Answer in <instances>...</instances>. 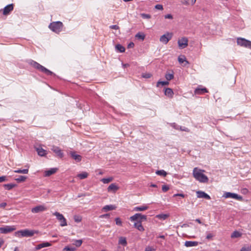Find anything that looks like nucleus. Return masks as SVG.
Segmentation results:
<instances>
[{"label":"nucleus","instance_id":"f257e3e1","mask_svg":"<svg viewBox=\"0 0 251 251\" xmlns=\"http://www.w3.org/2000/svg\"><path fill=\"white\" fill-rule=\"evenodd\" d=\"M147 219V216L141 213H136L129 218L131 222H134L133 227L136 228L140 232H143L145 228L142 225V222L146 221Z\"/></svg>","mask_w":251,"mask_h":251},{"label":"nucleus","instance_id":"f03ea898","mask_svg":"<svg viewBox=\"0 0 251 251\" xmlns=\"http://www.w3.org/2000/svg\"><path fill=\"white\" fill-rule=\"evenodd\" d=\"M205 171L199 169L196 167L193 169V175L194 178L198 181L202 183H206L208 181V178L203 174Z\"/></svg>","mask_w":251,"mask_h":251},{"label":"nucleus","instance_id":"7ed1b4c3","mask_svg":"<svg viewBox=\"0 0 251 251\" xmlns=\"http://www.w3.org/2000/svg\"><path fill=\"white\" fill-rule=\"evenodd\" d=\"M37 233V231L32 230H29L27 229L21 230L16 231L15 233V236L18 237H32L33 236L35 233Z\"/></svg>","mask_w":251,"mask_h":251},{"label":"nucleus","instance_id":"20e7f679","mask_svg":"<svg viewBox=\"0 0 251 251\" xmlns=\"http://www.w3.org/2000/svg\"><path fill=\"white\" fill-rule=\"evenodd\" d=\"M63 25L61 22H52L49 25V28L53 32L58 33L62 29Z\"/></svg>","mask_w":251,"mask_h":251},{"label":"nucleus","instance_id":"39448f33","mask_svg":"<svg viewBox=\"0 0 251 251\" xmlns=\"http://www.w3.org/2000/svg\"><path fill=\"white\" fill-rule=\"evenodd\" d=\"M238 45L251 49V41L243 38H238L237 39Z\"/></svg>","mask_w":251,"mask_h":251},{"label":"nucleus","instance_id":"423d86ee","mask_svg":"<svg viewBox=\"0 0 251 251\" xmlns=\"http://www.w3.org/2000/svg\"><path fill=\"white\" fill-rule=\"evenodd\" d=\"M223 197L225 198L234 199L239 201H242L243 200L242 196L238 195L237 194L232 193L230 192H225L223 195Z\"/></svg>","mask_w":251,"mask_h":251},{"label":"nucleus","instance_id":"0eeeda50","mask_svg":"<svg viewBox=\"0 0 251 251\" xmlns=\"http://www.w3.org/2000/svg\"><path fill=\"white\" fill-rule=\"evenodd\" d=\"M53 214L56 217L57 220L60 222V226H64L67 225L66 220L62 214L55 212Z\"/></svg>","mask_w":251,"mask_h":251},{"label":"nucleus","instance_id":"6e6552de","mask_svg":"<svg viewBox=\"0 0 251 251\" xmlns=\"http://www.w3.org/2000/svg\"><path fill=\"white\" fill-rule=\"evenodd\" d=\"M177 43L179 48L180 49H183L188 46V40L187 38L183 37L178 40Z\"/></svg>","mask_w":251,"mask_h":251},{"label":"nucleus","instance_id":"1a4fd4ad","mask_svg":"<svg viewBox=\"0 0 251 251\" xmlns=\"http://www.w3.org/2000/svg\"><path fill=\"white\" fill-rule=\"evenodd\" d=\"M172 33L167 32L160 37L159 40L161 43L167 44L168 42L172 39Z\"/></svg>","mask_w":251,"mask_h":251},{"label":"nucleus","instance_id":"9d476101","mask_svg":"<svg viewBox=\"0 0 251 251\" xmlns=\"http://www.w3.org/2000/svg\"><path fill=\"white\" fill-rule=\"evenodd\" d=\"M15 230H16L15 226H6L4 227H0V233L6 234Z\"/></svg>","mask_w":251,"mask_h":251},{"label":"nucleus","instance_id":"9b49d317","mask_svg":"<svg viewBox=\"0 0 251 251\" xmlns=\"http://www.w3.org/2000/svg\"><path fill=\"white\" fill-rule=\"evenodd\" d=\"M47 208L44 205H39L31 209V212L33 213H37L46 211Z\"/></svg>","mask_w":251,"mask_h":251},{"label":"nucleus","instance_id":"f8f14e48","mask_svg":"<svg viewBox=\"0 0 251 251\" xmlns=\"http://www.w3.org/2000/svg\"><path fill=\"white\" fill-rule=\"evenodd\" d=\"M51 150L58 157L62 158L64 156V153L62 151L59 147L52 146Z\"/></svg>","mask_w":251,"mask_h":251},{"label":"nucleus","instance_id":"ddd939ff","mask_svg":"<svg viewBox=\"0 0 251 251\" xmlns=\"http://www.w3.org/2000/svg\"><path fill=\"white\" fill-rule=\"evenodd\" d=\"M197 196L198 198H204L206 200H210L211 199L209 195L201 191L197 192Z\"/></svg>","mask_w":251,"mask_h":251},{"label":"nucleus","instance_id":"4468645a","mask_svg":"<svg viewBox=\"0 0 251 251\" xmlns=\"http://www.w3.org/2000/svg\"><path fill=\"white\" fill-rule=\"evenodd\" d=\"M178 61L180 64H183V66H186L189 64V62L186 60V57L183 55L178 56Z\"/></svg>","mask_w":251,"mask_h":251},{"label":"nucleus","instance_id":"2eb2a0df","mask_svg":"<svg viewBox=\"0 0 251 251\" xmlns=\"http://www.w3.org/2000/svg\"><path fill=\"white\" fill-rule=\"evenodd\" d=\"M208 90L205 88H200V87H198L194 91V94L195 95H202L205 93H207Z\"/></svg>","mask_w":251,"mask_h":251},{"label":"nucleus","instance_id":"dca6fc26","mask_svg":"<svg viewBox=\"0 0 251 251\" xmlns=\"http://www.w3.org/2000/svg\"><path fill=\"white\" fill-rule=\"evenodd\" d=\"M13 10V5L12 4H9L6 6L3 11V14L6 15L8 14L11 11Z\"/></svg>","mask_w":251,"mask_h":251},{"label":"nucleus","instance_id":"f3484780","mask_svg":"<svg viewBox=\"0 0 251 251\" xmlns=\"http://www.w3.org/2000/svg\"><path fill=\"white\" fill-rule=\"evenodd\" d=\"M119 188V187L115 183H112L107 188V191L109 192L115 193Z\"/></svg>","mask_w":251,"mask_h":251},{"label":"nucleus","instance_id":"a211bd4d","mask_svg":"<svg viewBox=\"0 0 251 251\" xmlns=\"http://www.w3.org/2000/svg\"><path fill=\"white\" fill-rule=\"evenodd\" d=\"M50 246L51 244H50L49 242H44L37 245L35 248V250L36 251L39 250L43 248L50 247Z\"/></svg>","mask_w":251,"mask_h":251},{"label":"nucleus","instance_id":"6ab92c4d","mask_svg":"<svg viewBox=\"0 0 251 251\" xmlns=\"http://www.w3.org/2000/svg\"><path fill=\"white\" fill-rule=\"evenodd\" d=\"M118 244L126 247L127 245L126 238L125 237L121 236L119 237Z\"/></svg>","mask_w":251,"mask_h":251},{"label":"nucleus","instance_id":"aec40b11","mask_svg":"<svg viewBox=\"0 0 251 251\" xmlns=\"http://www.w3.org/2000/svg\"><path fill=\"white\" fill-rule=\"evenodd\" d=\"M149 206L146 205H143L139 206L134 207L133 211H144L148 209Z\"/></svg>","mask_w":251,"mask_h":251},{"label":"nucleus","instance_id":"412c9836","mask_svg":"<svg viewBox=\"0 0 251 251\" xmlns=\"http://www.w3.org/2000/svg\"><path fill=\"white\" fill-rule=\"evenodd\" d=\"M198 245L199 243L197 241H187L184 243V245L186 247H195L198 246Z\"/></svg>","mask_w":251,"mask_h":251},{"label":"nucleus","instance_id":"4be33fe9","mask_svg":"<svg viewBox=\"0 0 251 251\" xmlns=\"http://www.w3.org/2000/svg\"><path fill=\"white\" fill-rule=\"evenodd\" d=\"M38 70L44 73L45 74H46L48 75H51L53 74V73L51 72L49 70L44 66L41 65Z\"/></svg>","mask_w":251,"mask_h":251},{"label":"nucleus","instance_id":"5701e85b","mask_svg":"<svg viewBox=\"0 0 251 251\" xmlns=\"http://www.w3.org/2000/svg\"><path fill=\"white\" fill-rule=\"evenodd\" d=\"M164 93H165V95L167 97H168L170 98H172L173 97L174 92H173V90L170 88H166Z\"/></svg>","mask_w":251,"mask_h":251},{"label":"nucleus","instance_id":"b1692460","mask_svg":"<svg viewBox=\"0 0 251 251\" xmlns=\"http://www.w3.org/2000/svg\"><path fill=\"white\" fill-rule=\"evenodd\" d=\"M57 168H51L49 170L46 171L45 172V176H49L54 174H55L57 171Z\"/></svg>","mask_w":251,"mask_h":251},{"label":"nucleus","instance_id":"393cba45","mask_svg":"<svg viewBox=\"0 0 251 251\" xmlns=\"http://www.w3.org/2000/svg\"><path fill=\"white\" fill-rule=\"evenodd\" d=\"M197 0H183L182 4L185 6H193Z\"/></svg>","mask_w":251,"mask_h":251},{"label":"nucleus","instance_id":"a878e982","mask_svg":"<svg viewBox=\"0 0 251 251\" xmlns=\"http://www.w3.org/2000/svg\"><path fill=\"white\" fill-rule=\"evenodd\" d=\"M36 151L38 153V154L41 156H45L47 154V151L43 149L42 148H37L36 149Z\"/></svg>","mask_w":251,"mask_h":251},{"label":"nucleus","instance_id":"bb28decb","mask_svg":"<svg viewBox=\"0 0 251 251\" xmlns=\"http://www.w3.org/2000/svg\"><path fill=\"white\" fill-rule=\"evenodd\" d=\"M71 155L72 157L76 162H80L81 160V156L78 154H76L75 152H71Z\"/></svg>","mask_w":251,"mask_h":251},{"label":"nucleus","instance_id":"cd10ccee","mask_svg":"<svg viewBox=\"0 0 251 251\" xmlns=\"http://www.w3.org/2000/svg\"><path fill=\"white\" fill-rule=\"evenodd\" d=\"M116 208V206L113 205H107L104 206L102 208V210H103L105 212L109 211V210H115Z\"/></svg>","mask_w":251,"mask_h":251},{"label":"nucleus","instance_id":"c85d7f7f","mask_svg":"<svg viewBox=\"0 0 251 251\" xmlns=\"http://www.w3.org/2000/svg\"><path fill=\"white\" fill-rule=\"evenodd\" d=\"M16 185L15 184L10 183V184H4L3 187L8 190H10L13 188L14 187H16Z\"/></svg>","mask_w":251,"mask_h":251},{"label":"nucleus","instance_id":"c756f323","mask_svg":"<svg viewBox=\"0 0 251 251\" xmlns=\"http://www.w3.org/2000/svg\"><path fill=\"white\" fill-rule=\"evenodd\" d=\"M88 174L85 172H83L81 174H79L77 176L81 179L86 178L88 177Z\"/></svg>","mask_w":251,"mask_h":251},{"label":"nucleus","instance_id":"7c9ffc66","mask_svg":"<svg viewBox=\"0 0 251 251\" xmlns=\"http://www.w3.org/2000/svg\"><path fill=\"white\" fill-rule=\"evenodd\" d=\"M169 215L168 214H161L157 215L156 217L160 219V220H165L168 217H169Z\"/></svg>","mask_w":251,"mask_h":251},{"label":"nucleus","instance_id":"2f4dec72","mask_svg":"<svg viewBox=\"0 0 251 251\" xmlns=\"http://www.w3.org/2000/svg\"><path fill=\"white\" fill-rule=\"evenodd\" d=\"M14 172L16 173H21V174H27L28 173V169H18L14 171Z\"/></svg>","mask_w":251,"mask_h":251},{"label":"nucleus","instance_id":"473e14b6","mask_svg":"<svg viewBox=\"0 0 251 251\" xmlns=\"http://www.w3.org/2000/svg\"><path fill=\"white\" fill-rule=\"evenodd\" d=\"M113 178L112 177L108 178H104L101 179V181L104 184H107L113 180Z\"/></svg>","mask_w":251,"mask_h":251},{"label":"nucleus","instance_id":"72a5a7b5","mask_svg":"<svg viewBox=\"0 0 251 251\" xmlns=\"http://www.w3.org/2000/svg\"><path fill=\"white\" fill-rule=\"evenodd\" d=\"M241 236V234L237 231H234L231 235V237L232 238H238Z\"/></svg>","mask_w":251,"mask_h":251},{"label":"nucleus","instance_id":"f704fd0d","mask_svg":"<svg viewBox=\"0 0 251 251\" xmlns=\"http://www.w3.org/2000/svg\"><path fill=\"white\" fill-rule=\"evenodd\" d=\"M26 178V176H20L18 178H16L15 180L18 182H22L25 181Z\"/></svg>","mask_w":251,"mask_h":251},{"label":"nucleus","instance_id":"c9c22d12","mask_svg":"<svg viewBox=\"0 0 251 251\" xmlns=\"http://www.w3.org/2000/svg\"><path fill=\"white\" fill-rule=\"evenodd\" d=\"M116 49L120 52H124L125 51V48L120 44H118L116 46Z\"/></svg>","mask_w":251,"mask_h":251},{"label":"nucleus","instance_id":"e433bc0d","mask_svg":"<svg viewBox=\"0 0 251 251\" xmlns=\"http://www.w3.org/2000/svg\"><path fill=\"white\" fill-rule=\"evenodd\" d=\"M76 249L75 247L66 246L63 250V251H75Z\"/></svg>","mask_w":251,"mask_h":251},{"label":"nucleus","instance_id":"4c0bfd02","mask_svg":"<svg viewBox=\"0 0 251 251\" xmlns=\"http://www.w3.org/2000/svg\"><path fill=\"white\" fill-rule=\"evenodd\" d=\"M135 37L140 39L142 40H144L145 37V35L143 33H141L139 32L136 34Z\"/></svg>","mask_w":251,"mask_h":251},{"label":"nucleus","instance_id":"58836bf2","mask_svg":"<svg viewBox=\"0 0 251 251\" xmlns=\"http://www.w3.org/2000/svg\"><path fill=\"white\" fill-rule=\"evenodd\" d=\"M82 240H76L75 241V243L73 244L75 245L76 247H79L82 245Z\"/></svg>","mask_w":251,"mask_h":251},{"label":"nucleus","instance_id":"ea45409f","mask_svg":"<svg viewBox=\"0 0 251 251\" xmlns=\"http://www.w3.org/2000/svg\"><path fill=\"white\" fill-rule=\"evenodd\" d=\"M156 174L159 176H165L167 175V173L164 170H159L156 172Z\"/></svg>","mask_w":251,"mask_h":251},{"label":"nucleus","instance_id":"a19ab883","mask_svg":"<svg viewBox=\"0 0 251 251\" xmlns=\"http://www.w3.org/2000/svg\"><path fill=\"white\" fill-rule=\"evenodd\" d=\"M165 78L167 80H171L174 78V75L173 74H166L165 75Z\"/></svg>","mask_w":251,"mask_h":251},{"label":"nucleus","instance_id":"79ce46f5","mask_svg":"<svg viewBox=\"0 0 251 251\" xmlns=\"http://www.w3.org/2000/svg\"><path fill=\"white\" fill-rule=\"evenodd\" d=\"M169 82L168 81H158L157 83V87H159V85L161 84L162 86L164 85H167L169 84Z\"/></svg>","mask_w":251,"mask_h":251},{"label":"nucleus","instance_id":"37998d69","mask_svg":"<svg viewBox=\"0 0 251 251\" xmlns=\"http://www.w3.org/2000/svg\"><path fill=\"white\" fill-rule=\"evenodd\" d=\"M115 222L116 224L118 226H122V222L120 218H115Z\"/></svg>","mask_w":251,"mask_h":251},{"label":"nucleus","instance_id":"c03bdc74","mask_svg":"<svg viewBox=\"0 0 251 251\" xmlns=\"http://www.w3.org/2000/svg\"><path fill=\"white\" fill-rule=\"evenodd\" d=\"M32 66L36 69H39L40 67L41 66V65H40V64H39L38 63L36 62H33V63H32Z\"/></svg>","mask_w":251,"mask_h":251},{"label":"nucleus","instance_id":"a18cd8bd","mask_svg":"<svg viewBox=\"0 0 251 251\" xmlns=\"http://www.w3.org/2000/svg\"><path fill=\"white\" fill-rule=\"evenodd\" d=\"M251 248L250 246H244L242 248L240 251H250Z\"/></svg>","mask_w":251,"mask_h":251},{"label":"nucleus","instance_id":"49530a36","mask_svg":"<svg viewBox=\"0 0 251 251\" xmlns=\"http://www.w3.org/2000/svg\"><path fill=\"white\" fill-rule=\"evenodd\" d=\"M162 190L164 192H166L169 190V187L166 185H163L162 187Z\"/></svg>","mask_w":251,"mask_h":251},{"label":"nucleus","instance_id":"de8ad7c7","mask_svg":"<svg viewBox=\"0 0 251 251\" xmlns=\"http://www.w3.org/2000/svg\"><path fill=\"white\" fill-rule=\"evenodd\" d=\"M142 77L146 78H150L151 76V75L150 73H144L142 75Z\"/></svg>","mask_w":251,"mask_h":251},{"label":"nucleus","instance_id":"09e8293b","mask_svg":"<svg viewBox=\"0 0 251 251\" xmlns=\"http://www.w3.org/2000/svg\"><path fill=\"white\" fill-rule=\"evenodd\" d=\"M141 17L144 19H150L151 17L150 15L144 14V13L141 14Z\"/></svg>","mask_w":251,"mask_h":251},{"label":"nucleus","instance_id":"8fccbe9b","mask_svg":"<svg viewBox=\"0 0 251 251\" xmlns=\"http://www.w3.org/2000/svg\"><path fill=\"white\" fill-rule=\"evenodd\" d=\"M214 235L213 234L211 233H209L207 234L206 235V238L207 239V240H210V239H212V238L213 237Z\"/></svg>","mask_w":251,"mask_h":251},{"label":"nucleus","instance_id":"3c124183","mask_svg":"<svg viewBox=\"0 0 251 251\" xmlns=\"http://www.w3.org/2000/svg\"><path fill=\"white\" fill-rule=\"evenodd\" d=\"M145 251H155V250L150 246H148L146 248Z\"/></svg>","mask_w":251,"mask_h":251},{"label":"nucleus","instance_id":"603ef678","mask_svg":"<svg viewBox=\"0 0 251 251\" xmlns=\"http://www.w3.org/2000/svg\"><path fill=\"white\" fill-rule=\"evenodd\" d=\"M155 8L156 9L162 10L163 9V7L162 5L161 4H157L155 6Z\"/></svg>","mask_w":251,"mask_h":251},{"label":"nucleus","instance_id":"864d4df0","mask_svg":"<svg viewBox=\"0 0 251 251\" xmlns=\"http://www.w3.org/2000/svg\"><path fill=\"white\" fill-rule=\"evenodd\" d=\"M74 220L75 221V222H81V218L80 217H78V216H75L74 217Z\"/></svg>","mask_w":251,"mask_h":251},{"label":"nucleus","instance_id":"5fc2aeb1","mask_svg":"<svg viewBox=\"0 0 251 251\" xmlns=\"http://www.w3.org/2000/svg\"><path fill=\"white\" fill-rule=\"evenodd\" d=\"M6 180H7L6 176H0V183L5 181Z\"/></svg>","mask_w":251,"mask_h":251},{"label":"nucleus","instance_id":"6e6d98bb","mask_svg":"<svg viewBox=\"0 0 251 251\" xmlns=\"http://www.w3.org/2000/svg\"><path fill=\"white\" fill-rule=\"evenodd\" d=\"M109 27L111 29H115V30H117V29H119V27L117 25H112L110 26Z\"/></svg>","mask_w":251,"mask_h":251},{"label":"nucleus","instance_id":"4d7b16f0","mask_svg":"<svg viewBox=\"0 0 251 251\" xmlns=\"http://www.w3.org/2000/svg\"><path fill=\"white\" fill-rule=\"evenodd\" d=\"M164 17L165 19H173V16L170 14H167V15H165Z\"/></svg>","mask_w":251,"mask_h":251},{"label":"nucleus","instance_id":"13d9d810","mask_svg":"<svg viewBox=\"0 0 251 251\" xmlns=\"http://www.w3.org/2000/svg\"><path fill=\"white\" fill-rule=\"evenodd\" d=\"M180 130H182V131H185L186 132H189L190 131V130L188 128H186V127H180Z\"/></svg>","mask_w":251,"mask_h":251},{"label":"nucleus","instance_id":"bf43d9fd","mask_svg":"<svg viewBox=\"0 0 251 251\" xmlns=\"http://www.w3.org/2000/svg\"><path fill=\"white\" fill-rule=\"evenodd\" d=\"M177 196H179L182 198L185 197V195L183 194H176L174 195V196H173L174 197H177Z\"/></svg>","mask_w":251,"mask_h":251},{"label":"nucleus","instance_id":"052dcab7","mask_svg":"<svg viewBox=\"0 0 251 251\" xmlns=\"http://www.w3.org/2000/svg\"><path fill=\"white\" fill-rule=\"evenodd\" d=\"M7 205V203L6 202H2L0 203V207L4 208Z\"/></svg>","mask_w":251,"mask_h":251},{"label":"nucleus","instance_id":"680f3d73","mask_svg":"<svg viewBox=\"0 0 251 251\" xmlns=\"http://www.w3.org/2000/svg\"><path fill=\"white\" fill-rule=\"evenodd\" d=\"M109 217V214H106L100 216L101 218H107Z\"/></svg>","mask_w":251,"mask_h":251},{"label":"nucleus","instance_id":"e2e57ef3","mask_svg":"<svg viewBox=\"0 0 251 251\" xmlns=\"http://www.w3.org/2000/svg\"><path fill=\"white\" fill-rule=\"evenodd\" d=\"M124 248H122L120 247H118L117 248V251H124Z\"/></svg>","mask_w":251,"mask_h":251},{"label":"nucleus","instance_id":"0e129e2a","mask_svg":"<svg viewBox=\"0 0 251 251\" xmlns=\"http://www.w3.org/2000/svg\"><path fill=\"white\" fill-rule=\"evenodd\" d=\"M4 243V241L2 239L0 238V248L1 247L2 244Z\"/></svg>","mask_w":251,"mask_h":251},{"label":"nucleus","instance_id":"69168bd1","mask_svg":"<svg viewBox=\"0 0 251 251\" xmlns=\"http://www.w3.org/2000/svg\"><path fill=\"white\" fill-rule=\"evenodd\" d=\"M134 45L133 43H130L128 45V48H133L134 47Z\"/></svg>","mask_w":251,"mask_h":251},{"label":"nucleus","instance_id":"338daca9","mask_svg":"<svg viewBox=\"0 0 251 251\" xmlns=\"http://www.w3.org/2000/svg\"><path fill=\"white\" fill-rule=\"evenodd\" d=\"M89 196V195L85 193V194H82L81 195H78V197H84V196Z\"/></svg>","mask_w":251,"mask_h":251},{"label":"nucleus","instance_id":"774afa93","mask_svg":"<svg viewBox=\"0 0 251 251\" xmlns=\"http://www.w3.org/2000/svg\"><path fill=\"white\" fill-rule=\"evenodd\" d=\"M196 221L197 222H198V223H199V224H201V220H200L199 219H197L196 220Z\"/></svg>","mask_w":251,"mask_h":251}]
</instances>
